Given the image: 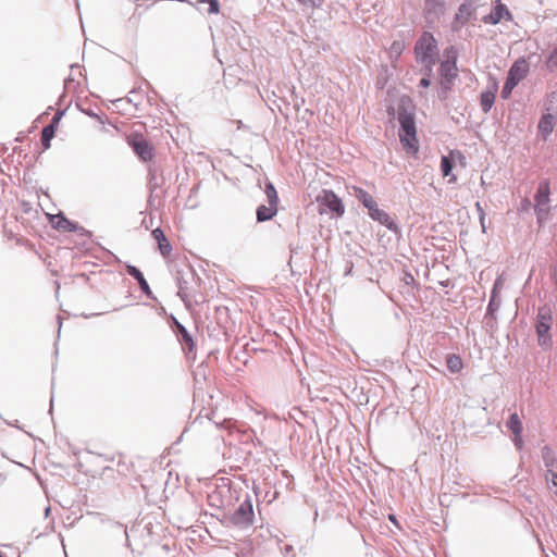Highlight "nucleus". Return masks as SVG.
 Listing matches in <instances>:
<instances>
[{
    "instance_id": "1",
    "label": "nucleus",
    "mask_w": 557,
    "mask_h": 557,
    "mask_svg": "<svg viewBox=\"0 0 557 557\" xmlns=\"http://www.w3.org/2000/svg\"><path fill=\"white\" fill-rule=\"evenodd\" d=\"M398 122L400 124L398 136L404 149L409 154H417L419 151V141L417 138L414 113L407 110H399Z\"/></svg>"
},
{
    "instance_id": "2",
    "label": "nucleus",
    "mask_w": 557,
    "mask_h": 557,
    "mask_svg": "<svg viewBox=\"0 0 557 557\" xmlns=\"http://www.w3.org/2000/svg\"><path fill=\"white\" fill-rule=\"evenodd\" d=\"M417 62L423 64L429 71L435 64L438 49L435 38L431 33H423L414 46Z\"/></svg>"
},
{
    "instance_id": "3",
    "label": "nucleus",
    "mask_w": 557,
    "mask_h": 557,
    "mask_svg": "<svg viewBox=\"0 0 557 557\" xmlns=\"http://www.w3.org/2000/svg\"><path fill=\"white\" fill-rule=\"evenodd\" d=\"M315 200L320 214L329 213L332 216L339 218L345 213V206L342 199L333 190L322 189Z\"/></svg>"
},
{
    "instance_id": "4",
    "label": "nucleus",
    "mask_w": 557,
    "mask_h": 557,
    "mask_svg": "<svg viewBox=\"0 0 557 557\" xmlns=\"http://www.w3.org/2000/svg\"><path fill=\"white\" fill-rule=\"evenodd\" d=\"M530 71L529 62L524 58H519L511 65L507 79L502 90V98L508 99L515 87L527 77Z\"/></svg>"
},
{
    "instance_id": "5",
    "label": "nucleus",
    "mask_w": 557,
    "mask_h": 557,
    "mask_svg": "<svg viewBox=\"0 0 557 557\" xmlns=\"http://www.w3.org/2000/svg\"><path fill=\"white\" fill-rule=\"evenodd\" d=\"M126 141L141 161L150 162L153 160L154 147L143 134L131 133L127 135Z\"/></svg>"
},
{
    "instance_id": "6",
    "label": "nucleus",
    "mask_w": 557,
    "mask_h": 557,
    "mask_svg": "<svg viewBox=\"0 0 557 557\" xmlns=\"http://www.w3.org/2000/svg\"><path fill=\"white\" fill-rule=\"evenodd\" d=\"M553 317L548 308L543 307L539 309L536 321V334L539 336V345L543 348L552 346V337L549 330L552 326Z\"/></svg>"
},
{
    "instance_id": "7",
    "label": "nucleus",
    "mask_w": 557,
    "mask_h": 557,
    "mask_svg": "<svg viewBox=\"0 0 557 557\" xmlns=\"http://www.w3.org/2000/svg\"><path fill=\"white\" fill-rule=\"evenodd\" d=\"M549 195H550V186L548 181H543L539 184L536 194L534 196L535 201V212L537 214V220L541 222L545 220L549 213Z\"/></svg>"
},
{
    "instance_id": "8",
    "label": "nucleus",
    "mask_w": 557,
    "mask_h": 557,
    "mask_svg": "<svg viewBox=\"0 0 557 557\" xmlns=\"http://www.w3.org/2000/svg\"><path fill=\"white\" fill-rule=\"evenodd\" d=\"M480 7L481 0H465L458 8L454 25L460 27L467 24L470 20L475 17V12Z\"/></svg>"
},
{
    "instance_id": "9",
    "label": "nucleus",
    "mask_w": 557,
    "mask_h": 557,
    "mask_svg": "<svg viewBox=\"0 0 557 557\" xmlns=\"http://www.w3.org/2000/svg\"><path fill=\"white\" fill-rule=\"evenodd\" d=\"M252 505L248 500L242 503L231 517V521L236 525H248L252 522Z\"/></svg>"
},
{
    "instance_id": "10",
    "label": "nucleus",
    "mask_w": 557,
    "mask_h": 557,
    "mask_svg": "<svg viewBox=\"0 0 557 557\" xmlns=\"http://www.w3.org/2000/svg\"><path fill=\"white\" fill-rule=\"evenodd\" d=\"M502 20L510 21L511 14L505 4L497 0L494 10L491 12L490 15L485 16L483 21L484 23L487 24H497Z\"/></svg>"
},
{
    "instance_id": "11",
    "label": "nucleus",
    "mask_w": 557,
    "mask_h": 557,
    "mask_svg": "<svg viewBox=\"0 0 557 557\" xmlns=\"http://www.w3.org/2000/svg\"><path fill=\"white\" fill-rule=\"evenodd\" d=\"M507 428L513 434V442H515L516 446L521 448L523 445V440H522L523 426H522V422H521L519 416L516 412L509 417V419L507 421Z\"/></svg>"
},
{
    "instance_id": "12",
    "label": "nucleus",
    "mask_w": 557,
    "mask_h": 557,
    "mask_svg": "<svg viewBox=\"0 0 557 557\" xmlns=\"http://www.w3.org/2000/svg\"><path fill=\"white\" fill-rule=\"evenodd\" d=\"M441 76H442V84H451L453 81L458 75V69L456 65V61H444L441 63L440 67Z\"/></svg>"
},
{
    "instance_id": "13",
    "label": "nucleus",
    "mask_w": 557,
    "mask_h": 557,
    "mask_svg": "<svg viewBox=\"0 0 557 557\" xmlns=\"http://www.w3.org/2000/svg\"><path fill=\"white\" fill-rule=\"evenodd\" d=\"M151 236L157 242L160 253L164 258L169 257L172 252V246L168 240L164 232L158 227L151 232Z\"/></svg>"
},
{
    "instance_id": "14",
    "label": "nucleus",
    "mask_w": 557,
    "mask_h": 557,
    "mask_svg": "<svg viewBox=\"0 0 557 557\" xmlns=\"http://www.w3.org/2000/svg\"><path fill=\"white\" fill-rule=\"evenodd\" d=\"M50 223L53 228L61 232H75L77 231L76 224L65 218L63 214H55L50 216Z\"/></svg>"
},
{
    "instance_id": "15",
    "label": "nucleus",
    "mask_w": 557,
    "mask_h": 557,
    "mask_svg": "<svg viewBox=\"0 0 557 557\" xmlns=\"http://www.w3.org/2000/svg\"><path fill=\"white\" fill-rule=\"evenodd\" d=\"M369 215L377 221L379 223H381L382 225L388 227V228H393L395 226V223L394 221L392 220V218L388 215L387 212H385L384 210L380 209L377 203H375L372 209H369Z\"/></svg>"
},
{
    "instance_id": "16",
    "label": "nucleus",
    "mask_w": 557,
    "mask_h": 557,
    "mask_svg": "<svg viewBox=\"0 0 557 557\" xmlns=\"http://www.w3.org/2000/svg\"><path fill=\"white\" fill-rule=\"evenodd\" d=\"M555 119L553 114H544L539 122V132L546 139L554 131Z\"/></svg>"
},
{
    "instance_id": "17",
    "label": "nucleus",
    "mask_w": 557,
    "mask_h": 557,
    "mask_svg": "<svg viewBox=\"0 0 557 557\" xmlns=\"http://www.w3.org/2000/svg\"><path fill=\"white\" fill-rule=\"evenodd\" d=\"M126 272L128 275L133 276L139 284V287L143 292L145 293H149L150 292V287H149V284L148 282L146 281L145 276L143 275V273L134 265H131V264H127L126 265Z\"/></svg>"
},
{
    "instance_id": "18",
    "label": "nucleus",
    "mask_w": 557,
    "mask_h": 557,
    "mask_svg": "<svg viewBox=\"0 0 557 557\" xmlns=\"http://www.w3.org/2000/svg\"><path fill=\"white\" fill-rule=\"evenodd\" d=\"M277 212V207L268 203V206L261 205L257 209V220L264 222L271 220Z\"/></svg>"
},
{
    "instance_id": "19",
    "label": "nucleus",
    "mask_w": 557,
    "mask_h": 557,
    "mask_svg": "<svg viewBox=\"0 0 557 557\" xmlns=\"http://www.w3.org/2000/svg\"><path fill=\"white\" fill-rule=\"evenodd\" d=\"M354 194L357 199L369 210L376 203L373 197L364 189L354 186Z\"/></svg>"
},
{
    "instance_id": "20",
    "label": "nucleus",
    "mask_w": 557,
    "mask_h": 557,
    "mask_svg": "<svg viewBox=\"0 0 557 557\" xmlns=\"http://www.w3.org/2000/svg\"><path fill=\"white\" fill-rule=\"evenodd\" d=\"M58 122H59V117L54 116L52 124L44 127V129L41 132V144L45 149H48L50 147V141L54 137V133H55L54 124H57Z\"/></svg>"
},
{
    "instance_id": "21",
    "label": "nucleus",
    "mask_w": 557,
    "mask_h": 557,
    "mask_svg": "<svg viewBox=\"0 0 557 557\" xmlns=\"http://www.w3.org/2000/svg\"><path fill=\"white\" fill-rule=\"evenodd\" d=\"M453 165H454V163L451 161V157L449 153H448V156L442 157L441 171H442L443 176H445V177L449 176L450 183H455L457 181V176L451 174Z\"/></svg>"
},
{
    "instance_id": "22",
    "label": "nucleus",
    "mask_w": 557,
    "mask_h": 557,
    "mask_svg": "<svg viewBox=\"0 0 557 557\" xmlns=\"http://www.w3.org/2000/svg\"><path fill=\"white\" fill-rule=\"evenodd\" d=\"M500 287H502V281L498 278L495 282L493 290H492L491 301H490L488 308H487V311L490 313H493L495 310H497L500 305V299L498 297Z\"/></svg>"
},
{
    "instance_id": "23",
    "label": "nucleus",
    "mask_w": 557,
    "mask_h": 557,
    "mask_svg": "<svg viewBox=\"0 0 557 557\" xmlns=\"http://www.w3.org/2000/svg\"><path fill=\"white\" fill-rule=\"evenodd\" d=\"M446 364L450 372L458 373L462 370L463 363L458 355L450 354L446 358Z\"/></svg>"
},
{
    "instance_id": "24",
    "label": "nucleus",
    "mask_w": 557,
    "mask_h": 557,
    "mask_svg": "<svg viewBox=\"0 0 557 557\" xmlns=\"http://www.w3.org/2000/svg\"><path fill=\"white\" fill-rule=\"evenodd\" d=\"M495 102V92L494 91H484L480 97V104L482 110L486 113L491 110Z\"/></svg>"
},
{
    "instance_id": "25",
    "label": "nucleus",
    "mask_w": 557,
    "mask_h": 557,
    "mask_svg": "<svg viewBox=\"0 0 557 557\" xmlns=\"http://www.w3.org/2000/svg\"><path fill=\"white\" fill-rule=\"evenodd\" d=\"M542 458L544 460L546 468L548 470L549 469L554 470L555 463H556V458H555V454L550 447L545 446L542 448Z\"/></svg>"
},
{
    "instance_id": "26",
    "label": "nucleus",
    "mask_w": 557,
    "mask_h": 557,
    "mask_svg": "<svg viewBox=\"0 0 557 557\" xmlns=\"http://www.w3.org/2000/svg\"><path fill=\"white\" fill-rule=\"evenodd\" d=\"M264 191L268 198V203L278 207V196L274 185L272 183H268Z\"/></svg>"
},
{
    "instance_id": "27",
    "label": "nucleus",
    "mask_w": 557,
    "mask_h": 557,
    "mask_svg": "<svg viewBox=\"0 0 557 557\" xmlns=\"http://www.w3.org/2000/svg\"><path fill=\"white\" fill-rule=\"evenodd\" d=\"M405 48L406 45L403 40H395L388 49V54L391 58L398 59L403 51L405 50Z\"/></svg>"
},
{
    "instance_id": "28",
    "label": "nucleus",
    "mask_w": 557,
    "mask_h": 557,
    "mask_svg": "<svg viewBox=\"0 0 557 557\" xmlns=\"http://www.w3.org/2000/svg\"><path fill=\"white\" fill-rule=\"evenodd\" d=\"M449 154L454 164H459L462 168L467 165V159L460 150H450Z\"/></svg>"
},
{
    "instance_id": "29",
    "label": "nucleus",
    "mask_w": 557,
    "mask_h": 557,
    "mask_svg": "<svg viewBox=\"0 0 557 557\" xmlns=\"http://www.w3.org/2000/svg\"><path fill=\"white\" fill-rule=\"evenodd\" d=\"M178 332L182 336V341L188 346V348L191 350L194 347V341L190 336V334L186 331V329L183 325H178Z\"/></svg>"
},
{
    "instance_id": "30",
    "label": "nucleus",
    "mask_w": 557,
    "mask_h": 557,
    "mask_svg": "<svg viewBox=\"0 0 557 557\" xmlns=\"http://www.w3.org/2000/svg\"><path fill=\"white\" fill-rule=\"evenodd\" d=\"M546 66L549 71L557 70V47L553 49L546 60Z\"/></svg>"
},
{
    "instance_id": "31",
    "label": "nucleus",
    "mask_w": 557,
    "mask_h": 557,
    "mask_svg": "<svg viewBox=\"0 0 557 557\" xmlns=\"http://www.w3.org/2000/svg\"><path fill=\"white\" fill-rule=\"evenodd\" d=\"M302 5H310L312 8H318L322 4L323 0H297Z\"/></svg>"
},
{
    "instance_id": "32",
    "label": "nucleus",
    "mask_w": 557,
    "mask_h": 557,
    "mask_svg": "<svg viewBox=\"0 0 557 557\" xmlns=\"http://www.w3.org/2000/svg\"><path fill=\"white\" fill-rule=\"evenodd\" d=\"M547 472L550 475V476H547V481H550L552 485L555 488H557V473L552 469L547 470Z\"/></svg>"
},
{
    "instance_id": "33",
    "label": "nucleus",
    "mask_w": 557,
    "mask_h": 557,
    "mask_svg": "<svg viewBox=\"0 0 557 557\" xmlns=\"http://www.w3.org/2000/svg\"><path fill=\"white\" fill-rule=\"evenodd\" d=\"M431 85V81L429 77H423L421 81H420V86L424 87V88H428L429 86Z\"/></svg>"
},
{
    "instance_id": "34",
    "label": "nucleus",
    "mask_w": 557,
    "mask_h": 557,
    "mask_svg": "<svg viewBox=\"0 0 557 557\" xmlns=\"http://www.w3.org/2000/svg\"><path fill=\"white\" fill-rule=\"evenodd\" d=\"M475 207H476V209L481 212V221H483V220H484V211H483V209H482V207H481L480 202H476V203H475Z\"/></svg>"
},
{
    "instance_id": "35",
    "label": "nucleus",
    "mask_w": 557,
    "mask_h": 557,
    "mask_svg": "<svg viewBox=\"0 0 557 557\" xmlns=\"http://www.w3.org/2000/svg\"><path fill=\"white\" fill-rule=\"evenodd\" d=\"M178 294L183 297V299H185V297H188L189 295L187 294L186 289L181 287L180 288V292Z\"/></svg>"
},
{
    "instance_id": "36",
    "label": "nucleus",
    "mask_w": 557,
    "mask_h": 557,
    "mask_svg": "<svg viewBox=\"0 0 557 557\" xmlns=\"http://www.w3.org/2000/svg\"><path fill=\"white\" fill-rule=\"evenodd\" d=\"M440 0H426L428 5H430L432 2H438Z\"/></svg>"
},
{
    "instance_id": "37",
    "label": "nucleus",
    "mask_w": 557,
    "mask_h": 557,
    "mask_svg": "<svg viewBox=\"0 0 557 557\" xmlns=\"http://www.w3.org/2000/svg\"><path fill=\"white\" fill-rule=\"evenodd\" d=\"M389 520L395 522V517L393 515L389 516Z\"/></svg>"
},
{
    "instance_id": "38",
    "label": "nucleus",
    "mask_w": 557,
    "mask_h": 557,
    "mask_svg": "<svg viewBox=\"0 0 557 557\" xmlns=\"http://www.w3.org/2000/svg\"><path fill=\"white\" fill-rule=\"evenodd\" d=\"M554 493H555V495L557 496V488H555V492H554Z\"/></svg>"
}]
</instances>
